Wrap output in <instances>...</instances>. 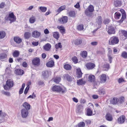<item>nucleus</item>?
<instances>
[{
    "mask_svg": "<svg viewBox=\"0 0 127 127\" xmlns=\"http://www.w3.org/2000/svg\"><path fill=\"white\" fill-rule=\"evenodd\" d=\"M14 85V83L12 80L8 79L6 82V84L4 85L3 87L5 90H9Z\"/></svg>",
    "mask_w": 127,
    "mask_h": 127,
    "instance_id": "f257e3e1",
    "label": "nucleus"
},
{
    "mask_svg": "<svg viewBox=\"0 0 127 127\" xmlns=\"http://www.w3.org/2000/svg\"><path fill=\"white\" fill-rule=\"evenodd\" d=\"M6 20H9L10 21V23L15 21L16 20V16L14 15L13 12H12L9 14L8 17L6 16L5 18Z\"/></svg>",
    "mask_w": 127,
    "mask_h": 127,
    "instance_id": "f03ea898",
    "label": "nucleus"
},
{
    "mask_svg": "<svg viewBox=\"0 0 127 127\" xmlns=\"http://www.w3.org/2000/svg\"><path fill=\"white\" fill-rule=\"evenodd\" d=\"M52 90L54 92H58L60 93L63 94L65 93V90L59 86H53L52 89Z\"/></svg>",
    "mask_w": 127,
    "mask_h": 127,
    "instance_id": "7ed1b4c3",
    "label": "nucleus"
},
{
    "mask_svg": "<svg viewBox=\"0 0 127 127\" xmlns=\"http://www.w3.org/2000/svg\"><path fill=\"white\" fill-rule=\"evenodd\" d=\"M0 123H1L4 122L8 116L5 113L2 112L1 110H0Z\"/></svg>",
    "mask_w": 127,
    "mask_h": 127,
    "instance_id": "20e7f679",
    "label": "nucleus"
},
{
    "mask_svg": "<svg viewBox=\"0 0 127 127\" xmlns=\"http://www.w3.org/2000/svg\"><path fill=\"white\" fill-rule=\"evenodd\" d=\"M119 41L118 38L114 36L111 37L109 41V43L110 45H114L117 44Z\"/></svg>",
    "mask_w": 127,
    "mask_h": 127,
    "instance_id": "39448f33",
    "label": "nucleus"
},
{
    "mask_svg": "<svg viewBox=\"0 0 127 127\" xmlns=\"http://www.w3.org/2000/svg\"><path fill=\"white\" fill-rule=\"evenodd\" d=\"M125 98L123 96H121L118 99V105L119 106H125L127 104V102L125 101Z\"/></svg>",
    "mask_w": 127,
    "mask_h": 127,
    "instance_id": "423d86ee",
    "label": "nucleus"
},
{
    "mask_svg": "<svg viewBox=\"0 0 127 127\" xmlns=\"http://www.w3.org/2000/svg\"><path fill=\"white\" fill-rule=\"evenodd\" d=\"M28 110L24 109H22L21 111L22 117L23 118H26L28 116L29 112Z\"/></svg>",
    "mask_w": 127,
    "mask_h": 127,
    "instance_id": "0eeeda50",
    "label": "nucleus"
},
{
    "mask_svg": "<svg viewBox=\"0 0 127 127\" xmlns=\"http://www.w3.org/2000/svg\"><path fill=\"white\" fill-rule=\"evenodd\" d=\"M109 34H113L115 33V31L114 27L112 26H109L106 28Z\"/></svg>",
    "mask_w": 127,
    "mask_h": 127,
    "instance_id": "6e6552de",
    "label": "nucleus"
},
{
    "mask_svg": "<svg viewBox=\"0 0 127 127\" xmlns=\"http://www.w3.org/2000/svg\"><path fill=\"white\" fill-rule=\"evenodd\" d=\"M120 11L122 13V17L121 19L118 21V22L120 23L122 22L126 18V14L125 11L123 9H121Z\"/></svg>",
    "mask_w": 127,
    "mask_h": 127,
    "instance_id": "1a4fd4ad",
    "label": "nucleus"
},
{
    "mask_svg": "<svg viewBox=\"0 0 127 127\" xmlns=\"http://www.w3.org/2000/svg\"><path fill=\"white\" fill-rule=\"evenodd\" d=\"M40 59L39 58H35L32 61V64L36 66H38L40 64Z\"/></svg>",
    "mask_w": 127,
    "mask_h": 127,
    "instance_id": "9d476101",
    "label": "nucleus"
},
{
    "mask_svg": "<svg viewBox=\"0 0 127 127\" xmlns=\"http://www.w3.org/2000/svg\"><path fill=\"white\" fill-rule=\"evenodd\" d=\"M41 33L37 31H34L32 32V37L34 38H38L40 36Z\"/></svg>",
    "mask_w": 127,
    "mask_h": 127,
    "instance_id": "9b49d317",
    "label": "nucleus"
},
{
    "mask_svg": "<svg viewBox=\"0 0 127 127\" xmlns=\"http://www.w3.org/2000/svg\"><path fill=\"white\" fill-rule=\"evenodd\" d=\"M120 34L122 35L123 40H125L127 39V31L124 30H121L120 31Z\"/></svg>",
    "mask_w": 127,
    "mask_h": 127,
    "instance_id": "f8f14e48",
    "label": "nucleus"
},
{
    "mask_svg": "<svg viewBox=\"0 0 127 127\" xmlns=\"http://www.w3.org/2000/svg\"><path fill=\"white\" fill-rule=\"evenodd\" d=\"M86 66L88 70H92L95 67V65L93 63H89L86 64Z\"/></svg>",
    "mask_w": 127,
    "mask_h": 127,
    "instance_id": "ddd939ff",
    "label": "nucleus"
},
{
    "mask_svg": "<svg viewBox=\"0 0 127 127\" xmlns=\"http://www.w3.org/2000/svg\"><path fill=\"white\" fill-rule=\"evenodd\" d=\"M51 72L50 71H45L42 72V77L44 79L47 78L50 75Z\"/></svg>",
    "mask_w": 127,
    "mask_h": 127,
    "instance_id": "4468645a",
    "label": "nucleus"
},
{
    "mask_svg": "<svg viewBox=\"0 0 127 127\" xmlns=\"http://www.w3.org/2000/svg\"><path fill=\"white\" fill-rule=\"evenodd\" d=\"M67 17L66 16H64L60 19L59 21L60 23L63 24L66 23L67 22Z\"/></svg>",
    "mask_w": 127,
    "mask_h": 127,
    "instance_id": "2eb2a0df",
    "label": "nucleus"
},
{
    "mask_svg": "<svg viewBox=\"0 0 127 127\" xmlns=\"http://www.w3.org/2000/svg\"><path fill=\"white\" fill-rule=\"evenodd\" d=\"M126 118L124 115L120 116L118 119V123L120 124H123L125 121Z\"/></svg>",
    "mask_w": 127,
    "mask_h": 127,
    "instance_id": "dca6fc26",
    "label": "nucleus"
},
{
    "mask_svg": "<svg viewBox=\"0 0 127 127\" xmlns=\"http://www.w3.org/2000/svg\"><path fill=\"white\" fill-rule=\"evenodd\" d=\"M44 49L46 51H48L50 50L51 48V45L49 43H47L43 46Z\"/></svg>",
    "mask_w": 127,
    "mask_h": 127,
    "instance_id": "f3484780",
    "label": "nucleus"
},
{
    "mask_svg": "<svg viewBox=\"0 0 127 127\" xmlns=\"http://www.w3.org/2000/svg\"><path fill=\"white\" fill-rule=\"evenodd\" d=\"M7 55L5 53H1L0 54V60L2 61H4L6 59Z\"/></svg>",
    "mask_w": 127,
    "mask_h": 127,
    "instance_id": "a211bd4d",
    "label": "nucleus"
},
{
    "mask_svg": "<svg viewBox=\"0 0 127 127\" xmlns=\"http://www.w3.org/2000/svg\"><path fill=\"white\" fill-rule=\"evenodd\" d=\"M107 77L105 74H103L101 75L100 78V80L102 82H105L106 81Z\"/></svg>",
    "mask_w": 127,
    "mask_h": 127,
    "instance_id": "6ab92c4d",
    "label": "nucleus"
},
{
    "mask_svg": "<svg viewBox=\"0 0 127 127\" xmlns=\"http://www.w3.org/2000/svg\"><path fill=\"white\" fill-rule=\"evenodd\" d=\"M54 65V62L53 60H52L49 61L46 64L47 66L48 67H53Z\"/></svg>",
    "mask_w": 127,
    "mask_h": 127,
    "instance_id": "aec40b11",
    "label": "nucleus"
},
{
    "mask_svg": "<svg viewBox=\"0 0 127 127\" xmlns=\"http://www.w3.org/2000/svg\"><path fill=\"white\" fill-rule=\"evenodd\" d=\"M85 13L87 16L91 17H93V12L89 11L88 10L85 9Z\"/></svg>",
    "mask_w": 127,
    "mask_h": 127,
    "instance_id": "412c9836",
    "label": "nucleus"
},
{
    "mask_svg": "<svg viewBox=\"0 0 127 127\" xmlns=\"http://www.w3.org/2000/svg\"><path fill=\"white\" fill-rule=\"evenodd\" d=\"M76 70V74L77 77L78 78H80L82 77V74L81 69L80 68H77Z\"/></svg>",
    "mask_w": 127,
    "mask_h": 127,
    "instance_id": "4be33fe9",
    "label": "nucleus"
},
{
    "mask_svg": "<svg viewBox=\"0 0 127 127\" xmlns=\"http://www.w3.org/2000/svg\"><path fill=\"white\" fill-rule=\"evenodd\" d=\"M23 106L24 108L23 109H26L29 110L30 109V105L27 102H25L23 104Z\"/></svg>",
    "mask_w": 127,
    "mask_h": 127,
    "instance_id": "5701e85b",
    "label": "nucleus"
},
{
    "mask_svg": "<svg viewBox=\"0 0 127 127\" xmlns=\"http://www.w3.org/2000/svg\"><path fill=\"white\" fill-rule=\"evenodd\" d=\"M15 72L16 74L18 75H22L24 74L23 70L20 69H16Z\"/></svg>",
    "mask_w": 127,
    "mask_h": 127,
    "instance_id": "b1692460",
    "label": "nucleus"
},
{
    "mask_svg": "<svg viewBox=\"0 0 127 127\" xmlns=\"http://www.w3.org/2000/svg\"><path fill=\"white\" fill-rule=\"evenodd\" d=\"M82 106L81 105H79L77 107L76 109V112L77 113H80L82 112Z\"/></svg>",
    "mask_w": 127,
    "mask_h": 127,
    "instance_id": "393cba45",
    "label": "nucleus"
},
{
    "mask_svg": "<svg viewBox=\"0 0 127 127\" xmlns=\"http://www.w3.org/2000/svg\"><path fill=\"white\" fill-rule=\"evenodd\" d=\"M88 80L91 82H94L95 80V76L92 74L89 75V76Z\"/></svg>",
    "mask_w": 127,
    "mask_h": 127,
    "instance_id": "a878e982",
    "label": "nucleus"
},
{
    "mask_svg": "<svg viewBox=\"0 0 127 127\" xmlns=\"http://www.w3.org/2000/svg\"><path fill=\"white\" fill-rule=\"evenodd\" d=\"M64 77L65 79L68 81H70L72 80V78L71 76L68 74H65L64 76Z\"/></svg>",
    "mask_w": 127,
    "mask_h": 127,
    "instance_id": "bb28decb",
    "label": "nucleus"
},
{
    "mask_svg": "<svg viewBox=\"0 0 127 127\" xmlns=\"http://www.w3.org/2000/svg\"><path fill=\"white\" fill-rule=\"evenodd\" d=\"M14 40L16 43L19 44L22 42L21 39L18 37H14Z\"/></svg>",
    "mask_w": 127,
    "mask_h": 127,
    "instance_id": "cd10ccee",
    "label": "nucleus"
},
{
    "mask_svg": "<svg viewBox=\"0 0 127 127\" xmlns=\"http://www.w3.org/2000/svg\"><path fill=\"white\" fill-rule=\"evenodd\" d=\"M53 37L57 39H58L59 37V33L58 32H55L52 33Z\"/></svg>",
    "mask_w": 127,
    "mask_h": 127,
    "instance_id": "c85d7f7f",
    "label": "nucleus"
},
{
    "mask_svg": "<svg viewBox=\"0 0 127 127\" xmlns=\"http://www.w3.org/2000/svg\"><path fill=\"white\" fill-rule=\"evenodd\" d=\"M105 117L106 119L108 121H111L112 120V115L109 114H107Z\"/></svg>",
    "mask_w": 127,
    "mask_h": 127,
    "instance_id": "c756f323",
    "label": "nucleus"
},
{
    "mask_svg": "<svg viewBox=\"0 0 127 127\" xmlns=\"http://www.w3.org/2000/svg\"><path fill=\"white\" fill-rule=\"evenodd\" d=\"M86 9L88 10L89 11L93 12L94 10V7L93 5H90Z\"/></svg>",
    "mask_w": 127,
    "mask_h": 127,
    "instance_id": "7c9ffc66",
    "label": "nucleus"
},
{
    "mask_svg": "<svg viewBox=\"0 0 127 127\" xmlns=\"http://www.w3.org/2000/svg\"><path fill=\"white\" fill-rule=\"evenodd\" d=\"M101 20V16H98L97 18L96 22L98 24V25L99 26H100L102 22Z\"/></svg>",
    "mask_w": 127,
    "mask_h": 127,
    "instance_id": "2f4dec72",
    "label": "nucleus"
},
{
    "mask_svg": "<svg viewBox=\"0 0 127 127\" xmlns=\"http://www.w3.org/2000/svg\"><path fill=\"white\" fill-rule=\"evenodd\" d=\"M35 17L34 16H32L29 19V22L30 23H33L35 21Z\"/></svg>",
    "mask_w": 127,
    "mask_h": 127,
    "instance_id": "473e14b6",
    "label": "nucleus"
},
{
    "mask_svg": "<svg viewBox=\"0 0 127 127\" xmlns=\"http://www.w3.org/2000/svg\"><path fill=\"white\" fill-rule=\"evenodd\" d=\"M98 94L100 95H103L105 94V91L104 89L102 88H100L98 91Z\"/></svg>",
    "mask_w": 127,
    "mask_h": 127,
    "instance_id": "72a5a7b5",
    "label": "nucleus"
},
{
    "mask_svg": "<svg viewBox=\"0 0 127 127\" xmlns=\"http://www.w3.org/2000/svg\"><path fill=\"white\" fill-rule=\"evenodd\" d=\"M112 51L109 50L108 54V57L109 60L110 62V63H111L112 62V58L111 56L112 55Z\"/></svg>",
    "mask_w": 127,
    "mask_h": 127,
    "instance_id": "f704fd0d",
    "label": "nucleus"
},
{
    "mask_svg": "<svg viewBox=\"0 0 127 127\" xmlns=\"http://www.w3.org/2000/svg\"><path fill=\"white\" fill-rule=\"evenodd\" d=\"M114 4L116 7H119L121 5V2L120 1L116 0L114 1Z\"/></svg>",
    "mask_w": 127,
    "mask_h": 127,
    "instance_id": "c9c22d12",
    "label": "nucleus"
},
{
    "mask_svg": "<svg viewBox=\"0 0 127 127\" xmlns=\"http://www.w3.org/2000/svg\"><path fill=\"white\" fill-rule=\"evenodd\" d=\"M82 40L81 39H78L75 40L74 41V43L76 45H78L82 43Z\"/></svg>",
    "mask_w": 127,
    "mask_h": 127,
    "instance_id": "e433bc0d",
    "label": "nucleus"
},
{
    "mask_svg": "<svg viewBox=\"0 0 127 127\" xmlns=\"http://www.w3.org/2000/svg\"><path fill=\"white\" fill-rule=\"evenodd\" d=\"M103 70H104L107 71L109 68V64H106L104 65L103 66Z\"/></svg>",
    "mask_w": 127,
    "mask_h": 127,
    "instance_id": "4c0bfd02",
    "label": "nucleus"
},
{
    "mask_svg": "<svg viewBox=\"0 0 127 127\" xmlns=\"http://www.w3.org/2000/svg\"><path fill=\"white\" fill-rule=\"evenodd\" d=\"M77 29L79 31H81L84 29V25L82 24L79 25L77 26Z\"/></svg>",
    "mask_w": 127,
    "mask_h": 127,
    "instance_id": "58836bf2",
    "label": "nucleus"
},
{
    "mask_svg": "<svg viewBox=\"0 0 127 127\" xmlns=\"http://www.w3.org/2000/svg\"><path fill=\"white\" fill-rule=\"evenodd\" d=\"M118 98H114L111 101L112 103L113 104H117L118 105Z\"/></svg>",
    "mask_w": 127,
    "mask_h": 127,
    "instance_id": "ea45409f",
    "label": "nucleus"
},
{
    "mask_svg": "<svg viewBox=\"0 0 127 127\" xmlns=\"http://www.w3.org/2000/svg\"><path fill=\"white\" fill-rule=\"evenodd\" d=\"M31 33L29 32H26L24 34V36L25 39H28L30 37Z\"/></svg>",
    "mask_w": 127,
    "mask_h": 127,
    "instance_id": "a19ab883",
    "label": "nucleus"
},
{
    "mask_svg": "<svg viewBox=\"0 0 127 127\" xmlns=\"http://www.w3.org/2000/svg\"><path fill=\"white\" fill-rule=\"evenodd\" d=\"M65 5H63L60 7L57 10V12L58 13H60L62 11L65 9Z\"/></svg>",
    "mask_w": 127,
    "mask_h": 127,
    "instance_id": "79ce46f5",
    "label": "nucleus"
},
{
    "mask_svg": "<svg viewBox=\"0 0 127 127\" xmlns=\"http://www.w3.org/2000/svg\"><path fill=\"white\" fill-rule=\"evenodd\" d=\"M86 82L85 81H83L82 79H80L77 80V83L78 85H81L85 83Z\"/></svg>",
    "mask_w": 127,
    "mask_h": 127,
    "instance_id": "37998d69",
    "label": "nucleus"
},
{
    "mask_svg": "<svg viewBox=\"0 0 127 127\" xmlns=\"http://www.w3.org/2000/svg\"><path fill=\"white\" fill-rule=\"evenodd\" d=\"M6 33L4 31L0 32V38H3L5 36Z\"/></svg>",
    "mask_w": 127,
    "mask_h": 127,
    "instance_id": "c03bdc74",
    "label": "nucleus"
},
{
    "mask_svg": "<svg viewBox=\"0 0 127 127\" xmlns=\"http://www.w3.org/2000/svg\"><path fill=\"white\" fill-rule=\"evenodd\" d=\"M121 16V14L119 12H116L115 14V18L116 19H119Z\"/></svg>",
    "mask_w": 127,
    "mask_h": 127,
    "instance_id": "a18cd8bd",
    "label": "nucleus"
},
{
    "mask_svg": "<svg viewBox=\"0 0 127 127\" xmlns=\"http://www.w3.org/2000/svg\"><path fill=\"white\" fill-rule=\"evenodd\" d=\"M39 10L42 12H45L47 10V8L44 6H40L39 7Z\"/></svg>",
    "mask_w": 127,
    "mask_h": 127,
    "instance_id": "49530a36",
    "label": "nucleus"
},
{
    "mask_svg": "<svg viewBox=\"0 0 127 127\" xmlns=\"http://www.w3.org/2000/svg\"><path fill=\"white\" fill-rule=\"evenodd\" d=\"M61 79L60 77H56L54 80V82L57 83H58L61 81Z\"/></svg>",
    "mask_w": 127,
    "mask_h": 127,
    "instance_id": "de8ad7c7",
    "label": "nucleus"
},
{
    "mask_svg": "<svg viewBox=\"0 0 127 127\" xmlns=\"http://www.w3.org/2000/svg\"><path fill=\"white\" fill-rule=\"evenodd\" d=\"M64 68L66 70H70L71 68V66L68 64H66L64 65Z\"/></svg>",
    "mask_w": 127,
    "mask_h": 127,
    "instance_id": "09e8293b",
    "label": "nucleus"
},
{
    "mask_svg": "<svg viewBox=\"0 0 127 127\" xmlns=\"http://www.w3.org/2000/svg\"><path fill=\"white\" fill-rule=\"evenodd\" d=\"M87 115L88 116H91L92 115V111L90 108H88L87 109Z\"/></svg>",
    "mask_w": 127,
    "mask_h": 127,
    "instance_id": "8fccbe9b",
    "label": "nucleus"
},
{
    "mask_svg": "<svg viewBox=\"0 0 127 127\" xmlns=\"http://www.w3.org/2000/svg\"><path fill=\"white\" fill-rule=\"evenodd\" d=\"M19 52L18 51L16 50L15 51L13 54V56L14 57H18L19 56Z\"/></svg>",
    "mask_w": 127,
    "mask_h": 127,
    "instance_id": "3c124183",
    "label": "nucleus"
},
{
    "mask_svg": "<svg viewBox=\"0 0 127 127\" xmlns=\"http://www.w3.org/2000/svg\"><path fill=\"white\" fill-rule=\"evenodd\" d=\"M87 52L86 51H83L82 52L81 55L83 58H86L87 56Z\"/></svg>",
    "mask_w": 127,
    "mask_h": 127,
    "instance_id": "603ef678",
    "label": "nucleus"
},
{
    "mask_svg": "<svg viewBox=\"0 0 127 127\" xmlns=\"http://www.w3.org/2000/svg\"><path fill=\"white\" fill-rule=\"evenodd\" d=\"M69 15L71 17H74L75 16V11H71L69 13Z\"/></svg>",
    "mask_w": 127,
    "mask_h": 127,
    "instance_id": "864d4df0",
    "label": "nucleus"
},
{
    "mask_svg": "<svg viewBox=\"0 0 127 127\" xmlns=\"http://www.w3.org/2000/svg\"><path fill=\"white\" fill-rule=\"evenodd\" d=\"M3 95L8 96H9L10 95V93L9 92H6L4 90L1 91Z\"/></svg>",
    "mask_w": 127,
    "mask_h": 127,
    "instance_id": "5fc2aeb1",
    "label": "nucleus"
},
{
    "mask_svg": "<svg viewBox=\"0 0 127 127\" xmlns=\"http://www.w3.org/2000/svg\"><path fill=\"white\" fill-rule=\"evenodd\" d=\"M121 56L124 58L126 59L127 58V53L126 52L124 51L122 53Z\"/></svg>",
    "mask_w": 127,
    "mask_h": 127,
    "instance_id": "6e6d98bb",
    "label": "nucleus"
},
{
    "mask_svg": "<svg viewBox=\"0 0 127 127\" xmlns=\"http://www.w3.org/2000/svg\"><path fill=\"white\" fill-rule=\"evenodd\" d=\"M59 29L61 33H64L65 30L64 27L62 26H60L59 28Z\"/></svg>",
    "mask_w": 127,
    "mask_h": 127,
    "instance_id": "4d7b16f0",
    "label": "nucleus"
},
{
    "mask_svg": "<svg viewBox=\"0 0 127 127\" xmlns=\"http://www.w3.org/2000/svg\"><path fill=\"white\" fill-rule=\"evenodd\" d=\"M55 48L56 49H58L59 48H61L62 47L61 43L59 42L58 44H56L55 46Z\"/></svg>",
    "mask_w": 127,
    "mask_h": 127,
    "instance_id": "13d9d810",
    "label": "nucleus"
},
{
    "mask_svg": "<svg viewBox=\"0 0 127 127\" xmlns=\"http://www.w3.org/2000/svg\"><path fill=\"white\" fill-rule=\"evenodd\" d=\"M73 62L75 63L76 64L78 63V60L76 57L74 56L72 58Z\"/></svg>",
    "mask_w": 127,
    "mask_h": 127,
    "instance_id": "bf43d9fd",
    "label": "nucleus"
},
{
    "mask_svg": "<svg viewBox=\"0 0 127 127\" xmlns=\"http://www.w3.org/2000/svg\"><path fill=\"white\" fill-rule=\"evenodd\" d=\"M85 126V124L83 122H80L78 124V127H84Z\"/></svg>",
    "mask_w": 127,
    "mask_h": 127,
    "instance_id": "052dcab7",
    "label": "nucleus"
},
{
    "mask_svg": "<svg viewBox=\"0 0 127 127\" xmlns=\"http://www.w3.org/2000/svg\"><path fill=\"white\" fill-rule=\"evenodd\" d=\"M5 5V3L3 2H2L0 4V8H3Z\"/></svg>",
    "mask_w": 127,
    "mask_h": 127,
    "instance_id": "680f3d73",
    "label": "nucleus"
},
{
    "mask_svg": "<svg viewBox=\"0 0 127 127\" xmlns=\"http://www.w3.org/2000/svg\"><path fill=\"white\" fill-rule=\"evenodd\" d=\"M35 95L33 93V94L32 95H30L29 96H28V98H33L35 97Z\"/></svg>",
    "mask_w": 127,
    "mask_h": 127,
    "instance_id": "e2e57ef3",
    "label": "nucleus"
},
{
    "mask_svg": "<svg viewBox=\"0 0 127 127\" xmlns=\"http://www.w3.org/2000/svg\"><path fill=\"white\" fill-rule=\"evenodd\" d=\"M29 88V87L27 86L25 89V91L24 92V94H26L27 93L28 91Z\"/></svg>",
    "mask_w": 127,
    "mask_h": 127,
    "instance_id": "0e129e2a",
    "label": "nucleus"
},
{
    "mask_svg": "<svg viewBox=\"0 0 127 127\" xmlns=\"http://www.w3.org/2000/svg\"><path fill=\"white\" fill-rule=\"evenodd\" d=\"M38 42H33L32 43V44L34 45V46H37L38 44Z\"/></svg>",
    "mask_w": 127,
    "mask_h": 127,
    "instance_id": "69168bd1",
    "label": "nucleus"
},
{
    "mask_svg": "<svg viewBox=\"0 0 127 127\" xmlns=\"http://www.w3.org/2000/svg\"><path fill=\"white\" fill-rule=\"evenodd\" d=\"M5 71L8 74L10 73L11 72V71L9 70V69L8 68H6Z\"/></svg>",
    "mask_w": 127,
    "mask_h": 127,
    "instance_id": "338daca9",
    "label": "nucleus"
},
{
    "mask_svg": "<svg viewBox=\"0 0 127 127\" xmlns=\"http://www.w3.org/2000/svg\"><path fill=\"white\" fill-rule=\"evenodd\" d=\"M74 7L76 8H79L80 7L79 3L77 2L76 4L74 5Z\"/></svg>",
    "mask_w": 127,
    "mask_h": 127,
    "instance_id": "774afa93",
    "label": "nucleus"
}]
</instances>
